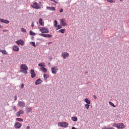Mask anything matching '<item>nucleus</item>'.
<instances>
[{"label":"nucleus","instance_id":"1","mask_svg":"<svg viewBox=\"0 0 129 129\" xmlns=\"http://www.w3.org/2000/svg\"><path fill=\"white\" fill-rule=\"evenodd\" d=\"M20 69L22 73H24V74H28V72L27 71V70H28V67L26 64H21Z\"/></svg>","mask_w":129,"mask_h":129},{"label":"nucleus","instance_id":"2","mask_svg":"<svg viewBox=\"0 0 129 129\" xmlns=\"http://www.w3.org/2000/svg\"><path fill=\"white\" fill-rule=\"evenodd\" d=\"M39 31L40 32H41V33H46V34H48V33L49 32V29L46 27H41L39 29Z\"/></svg>","mask_w":129,"mask_h":129},{"label":"nucleus","instance_id":"3","mask_svg":"<svg viewBox=\"0 0 129 129\" xmlns=\"http://www.w3.org/2000/svg\"><path fill=\"white\" fill-rule=\"evenodd\" d=\"M57 125L61 127H67V126H68V123H67V122H58Z\"/></svg>","mask_w":129,"mask_h":129},{"label":"nucleus","instance_id":"4","mask_svg":"<svg viewBox=\"0 0 129 129\" xmlns=\"http://www.w3.org/2000/svg\"><path fill=\"white\" fill-rule=\"evenodd\" d=\"M60 26L62 27H65V26H67V24L66 23V20L64 19H60L59 20Z\"/></svg>","mask_w":129,"mask_h":129},{"label":"nucleus","instance_id":"5","mask_svg":"<svg viewBox=\"0 0 129 129\" xmlns=\"http://www.w3.org/2000/svg\"><path fill=\"white\" fill-rule=\"evenodd\" d=\"M32 8L33 9H36L38 10L39 9H41V7L39 6V4L37 3H34L32 5H31Z\"/></svg>","mask_w":129,"mask_h":129},{"label":"nucleus","instance_id":"6","mask_svg":"<svg viewBox=\"0 0 129 129\" xmlns=\"http://www.w3.org/2000/svg\"><path fill=\"white\" fill-rule=\"evenodd\" d=\"M16 43L17 45H21V46H24V45H25V42L22 39L16 41Z\"/></svg>","mask_w":129,"mask_h":129},{"label":"nucleus","instance_id":"7","mask_svg":"<svg viewBox=\"0 0 129 129\" xmlns=\"http://www.w3.org/2000/svg\"><path fill=\"white\" fill-rule=\"evenodd\" d=\"M57 71H58V69L57 67H54L51 68V72L53 74H56L57 73Z\"/></svg>","mask_w":129,"mask_h":129},{"label":"nucleus","instance_id":"8","mask_svg":"<svg viewBox=\"0 0 129 129\" xmlns=\"http://www.w3.org/2000/svg\"><path fill=\"white\" fill-rule=\"evenodd\" d=\"M14 127L16 128H21L22 127V124L20 122H16L14 124Z\"/></svg>","mask_w":129,"mask_h":129},{"label":"nucleus","instance_id":"9","mask_svg":"<svg viewBox=\"0 0 129 129\" xmlns=\"http://www.w3.org/2000/svg\"><path fill=\"white\" fill-rule=\"evenodd\" d=\"M30 74L32 78H35V77H36V73H35V71H34V70H31L30 71Z\"/></svg>","mask_w":129,"mask_h":129},{"label":"nucleus","instance_id":"10","mask_svg":"<svg viewBox=\"0 0 129 129\" xmlns=\"http://www.w3.org/2000/svg\"><path fill=\"white\" fill-rule=\"evenodd\" d=\"M26 104L23 101H20L18 102V106L20 107H25Z\"/></svg>","mask_w":129,"mask_h":129},{"label":"nucleus","instance_id":"11","mask_svg":"<svg viewBox=\"0 0 129 129\" xmlns=\"http://www.w3.org/2000/svg\"><path fill=\"white\" fill-rule=\"evenodd\" d=\"M21 114H24V111L22 110H20L16 113V116H17V117H19L21 116Z\"/></svg>","mask_w":129,"mask_h":129},{"label":"nucleus","instance_id":"12","mask_svg":"<svg viewBox=\"0 0 129 129\" xmlns=\"http://www.w3.org/2000/svg\"><path fill=\"white\" fill-rule=\"evenodd\" d=\"M124 127H125V126H124V125L123 124V123H118V128H124Z\"/></svg>","mask_w":129,"mask_h":129},{"label":"nucleus","instance_id":"13","mask_svg":"<svg viewBox=\"0 0 129 129\" xmlns=\"http://www.w3.org/2000/svg\"><path fill=\"white\" fill-rule=\"evenodd\" d=\"M13 50L15 51V52H18V51L20 50L19 46L17 45H14L13 46Z\"/></svg>","mask_w":129,"mask_h":129},{"label":"nucleus","instance_id":"14","mask_svg":"<svg viewBox=\"0 0 129 129\" xmlns=\"http://www.w3.org/2000/svg\"><path fill=\"white\" fill-rule=\"evenodd\" d=\"M62 56L63 59H66L67 57L69 56V53L68 52H63L62 53Z\"/></svg>","mask_w":129,"mask_h":129},{"label":"nucleus","instance_id":"15","mask_svg":"<svg viewBox=\"0 0 129 129\" xmlns=\"http://www.w3.org/2000/svg\"><path fill=\"white\" fill-rule=\"evenodd\" d=\"M46 9L47 10H48V11H56V8L54 7H47Z\"/></svg>","mask_w":129,"mask_h":129},{"label":"nucleus","instance_id":"16","mask_svg":"<svg viewBox=\"0 0 129 129\" xmlns=\"http://www.w3.org/2000/svg\"><path fill=\"white\" fill-rule=\"evenodd\" d=\"M42 82H43V81L41 80V79H38L36 81L35 85H38L39 84H41Z\"/></svg>","mask_w":129,"mask_h":129},{"label":"nucleus","instance_id":"17","mask_svg":"<svg viewBox=\"0 0 129 129\" xmlns=\"http://www.w3.org/2000/svg\"><path fill=\"white\" fill-rule=\"evenodd\" d=\"M0 22H2V23H5V24H9V23H10V21L8 20L2 19H0Z\"/></svg>","mask_w":129,"mask_h":129},{"label":"nucleus","instance_id":"18","mask_svg":"<svg viewBox=\"0 0 129 129\" xmlns=\"http://www.w3.org/2000/svg\"><path fill=\"white\" fill-rule=\"evenodd\" d=\"M38 66L39 67H41V68L46 67V65L45 64V63H44V62H41V63H39Z\"/></svg>","mask_w":129,"mask_h":129},{"label":"nucleus","instance_id":"19","mask_svg":"<svg viewBox=\"0 0 129 129\" xmlns=\"http://www.w3.org/2000/svg\"><path fill=\"white\" fill-rule=\"evenodd\" d=\"M39 23L41 26H44V22H43V19L42 18L39 19Z\"/></svg>","mask_w":129,"mask_h":129},{"label":"nucleus","instance_id":"20","mask_svg":"<svg viewBox=\"0 0 129 129\" xmlns=\"http://www.w3.org/2000/svg\"><path fill=\"white\" fill-rule=\"evenodd\" d=\"M26 110H27V113H30V112H32V107H28L26 109Z\"/></svg>","mask_w":129,"mask_h":129},{"label":"nucleus","instance_id":"21","mask_svg":"<svg viewBox=\"0 0 129 129\" xmlns=\"http://www.w3.org/2000/svg\"><path fill=\"white\" fill-rule=\"evenodd\" d=\"M40 70H41V71H43L44 73H47V69L45 68H40Z\"/></svg>","mask_w":129,"mask_h":129},{"label":"nucleus","instance_id":"22","mask_svg":"<svg viewBox=\"0 0 129 129\" xmlns=\"http://www.w3.org/2000/svg\"><path fill=\"white\" fill-rule=\"evenodd\" d=\"M85 102L87 103V104H90L91 102L90 100H89L88 98H86L84 100Z\"/></svg>","mask_w":129,"mask_h":129},{"label":"nucleus","instance_id":"23","mask_svg":"<svg viewBox=\"0 0 129 129\" xmlns=\"http://www.w3.org/2000/svg\"><path fill=\"white\" fill-rule=\"evenodd\" d=\"M0 52L1 53H3L4 54V55H7L8 53H7V51L5 50H1L0 49Z\"/></svg>","mask_w":129,"mask_h":129},{"label":"nucleus","instance_id":"24","mask_svg":"<svg viewBox=\"0 0 129 129\" xmlns=\"http://www.w3.org/2000/svg\"><path fill=\"white\" fill-rule=\"evenodd\" d=\"M44 79L46 80L47 79L49 78V76L46 74L43 75Z\"/></svg>","mask_w":129,"mask_h":129},{"label":"nucleus","instance_id":"25","mask_svg":"<svg viewBox=\"0 0 129 129\" xmlns=\"http://www.w3.org/2000/svg\"><path fill=\"white\" fill-rule=\"evenodd\" d=\"M72 119L73 120V121H77L78 120L77 117H72Z\"/></svg>","mask_w":129,"mask_h":129},{"label":"nucleus","instance_id":"26","mask_svg":"<svg viewBox=\"0 0 129 129\" xmlns=\"http://www.w3.org/2000/svg\"><path fill=\"white\" fill-rule=\"evenodd\" d=\"M39 35H40V36H41V37H44V38H47V34H46L41 33Z\"/></svg>","mask_w":129,"mask_h":129},{"label":"nucleus","instance_id":"27","mask_svg":"<svg viewBox=\"0 0 129 129\" xmlns=\"http://www.w3.org/2000/svg\"><path fill=\"white\" fill-rule=\"evenodd\" d=\"M16 120H17V121H24V120L21 118H16Z\"/></svg>","mask_w":129,"mask_h":129},{"label":"nucleus","instance_id":"28","mask_svg":"<svg viewBox=\"0 0 129 129\" xmlns=\"http://www.w3.org/2000/svg\"><path fill=\"white\" fill-rule=\"evenodd\" d=\"M56 27V30H59V29H61V28H62V25H57Z\"/></svg>","mask_w":129,"mask_h":129},{"label":"nucleus","instance_id":"29","mask_svg":"<svg viewBox=\"0 0 129 129\" xmlns=\"http://www.w3.org/2000/svg\"><path fill=\"white\" fill-rule=\"evenodd\" d=\"M89 106H90V105L89 104H86L85 105V108H86L87 109H88L89 108Z\"/></svg>","mask_w":129,"mask_h":129},{"label":"nucleus","instance_id":"30","mask_svg":"<svg viewBox=\"0 0 129 129\" xmlns=\"http://www.w3.org/2000/svg\"><path fill=\"white\" fill-rule=\"evenodd\" d=\"M30 35L31 36H35V35H36V33L33 32L32 31H30Z\"/></svg>","mask_w":129,"mask_h":129},{"label":"nucleus","instance_id":"31","mask_svg":"<svg viewBox=\"0 0 129 129\" xmlns=\"http://www.w3.org/2000/svg\"><path fill=\"white\" fill-rule=\"evenodd\" d=\"M109 105H111V106H113V107H115V105H114V104H113L112 102L109 101Z\"/></svg>","mask_w":129,"mask_h":129},{"label":"nucleus","instance_id":"32","mask_svg":"<svg viewBox=\"0 0 129 129\" xmlns=\"http://www.w3.org/2000/svg\"><path fill=\"white\" fill-rule=\"evenodd\" d=\"M59 32H60V33H61V34H63V33H65V30L64 29H60L59 30Z\"/></svg>","mask_w":129,"mask_h":129},{"label":"nucleus","instance_id":"33","mask_svg":"<svg viewBox=\"0 0 129 129\" xmlns=\"http://www.w3.org/2000/svg\"><path fill=\"white\" fill-rule=\"evenodd\" d=\"M113 126H114V127H117V128H118V123H114V124H113Z\"/></svg>","mask_w":129,"mask_h":129},{"label":"nucleus","instance_id":"34","mask_svg":"<svg viewBox=\"0 0 129 129\" xmlns=\"http://www.w3.org/2000/svg\"><path fill=\"white\" fill-rule=\"evenodd\" d=\"M52 36L51 34H46V38H52Z\"/></svg>","mask_w":129,"mask_h":129},{"label":"nucleus","instance_id":"35","mask_svg":"<svg viewBox=\"0 0 129 129\" xmlns=\"http://www.w3.org/2000/svg\"><path fill=\"white\" fill-rule=\"evenodd\" d=\"M31 45H32L33 47H36V43H35L34 42H31Z\"/></svg>","mask_w":129,"mask_h":129},{"label":"nucleus","instance_id":"36","mask_svg":"<svg viewBox=\"0 0 129 129\" xmlns=\"http://www.w3.org/2000/svg\"><path fill=\"white\" fill-rule=\"evenodd\" d=\"M54 27H57V25H58V22L56 20H54Z\"/></svg>","mask_w":129,"mask_h":129},{"label":"nucleus","instance_id":"37","mask_svg":"<svg viewBox=\"0 0 129 129\" xmlns=\"http://www.w3.org/2000/svg\"><path fill=\"white\" fill-rule=\"evenodd\" d=\"M21 32H22L23 33H26V29L24 28H21Z\"/></svg>","mask_w":129,"mask_h":129},{"label":"nucleus","instance_id":"38","mask_svg":"<svg viewBox=\"0 0 129 129\" xmlns=\"http://www.w3.org/2000/svg\"><path fill=\"white\" fill-rule=\"evenodd\" d=\"M107 2H108V3H111V4H112L113 3V0H107Z\"/></svg>","mask_w":129,"mask_h":129},{"label":"nucleus","instance_id":"39","mask_svg":"<svg viewBox=\"0 0 129 129\" xmlns=\"http://www.w3.org/2000/svg\"><path fill=\"white\" fill-rule=\"evenodd\" d=\"M51 2H53L54 3H55V4H58V3L57 2H56V1L55 0H50Z\"/></svg>","mask_w":129,"mask_h":129},{"label":"nucleus","instance_id":"40","mask_svg":"<svg viewBox=\"0 0 129 129\" xmlns=\"http://www.w3.org/2000/svg\"><path fill=\"white\" fill-rule=\"evenodd\" d=\"M59 13H63V9H60L59 10Z\"/></svg>","mask_w":129,"mask_h":129},{"label":"nucleus","instance_id":"41","mask_svg":"<svg viewBox=\"0 0 129 129\" xmlns=\"http://www.w3.org/2000/svg\"><path fill=\"white\" fill-rule=\"evenodd\" d=\"M24 85L23 84H21V88H22V89L24 88Z\"/></svg>","mask_w":129,"mask_h":129},{"label":"nucleus","instance_id":"42","mask_svg":"<svg viewBox=\"0 0 129 129\" xmlns=\"http://www.w3.org/2000/svg\"><path fill=\"white\" fill-rule=\"evenodd\" d=\"M14 99H15V100H17V99H18V97H17V96H15L14 97Z\"/></svg>","mask_w":129,"mask_h":129},{"label":"nucleus","instance_id":"43","mask_svg":"<svg viewBox=\"0 0 129 129\" xmlns=\"http://www.w3.org/2000/svg\"><path fill=\"white\" fill-rule=\"evenodd\" d=\"M102 129H109V128H107L106 127H103Z\"/></svg>","mask_w":129,"mask_h":129},{"label":"nucleus","instance_id":"44","mask_svg":"<svg viewBox=\"0 0 129 129\" xmlns=\"http://www.w3.org/2000/svg\"><path fill=\"white\" fill-rule=\"evenodd\" d=\"M26 128H27V129H30V126H27L26 127Z\"/></svg>","mask_w":129,"mask_h":129},{"label":"nucleus","instance_id":"45","mask_svg":"<svg viewBox=\"0 0 129 129\" xmlns=\"http://www.w3.org/2000/svg\"><path fill=\"white\" fill-rule=\"evenodd\" d=\"M3 32H8V30L7 29L3 30Z\"/></svg>","mask_w":129,"mask_h":129},{"label":"nucleus","instance_id":"46","mask_svg":"<svg viewBox=\"0 0 129 129\" xmlns=\"http://www.w3.org/2000/svg\"><path fill=\"white\" fill-rule=\"evenodd\" d=\"M31 27H34V23H32V24H31Z\"/></svg>","mask_w":129,"mask_h":129},{"label":"nucleus","instance_id":"47","mask_svg":"<svg viewBox=\"0 0 129 129\" xmlns=\"http://www.w3.org/2000/svg\"><path fill=\"white\" fill-rule=\"evenodd\" d=\"M94 98L95 99H96V96H94Z\"/></svg>","mask_w":129,"mask_h":129},{"label":"nucleus","instance_id":"48","mask_svg":"<svg viewBox=\"0 0 129 129\" xmlns=\"http://www.w3.org/2000/svg\"><path fill=\"white\" fill-rule=\"evenodd\" d=\"M72 129H77V128H75V127H73L72 128Z\"/></svg>","mask_w":129,"mask_h":129},{"label":"nucleus","instance_id":"49","mask_svg":"<svg viewBox=\"0 0 129 129\" xmlns=\"http://www.w3.org/2000/svg\"><path fill=\"white\" fill-rule=\"evenodd\" d=\"M109 129H113V127L109 128Z\"/></svg>","mask_w":129,"mask_h":129},{"label":"nucleus","instance_id":"50","mask_svg":"<svg viewBox=\"0 0 129 129\" xmlns=\"http://www.w3.org/2000/svg\"><path fill=\"white\" fill-rule=\"evenodd\" d=\"M48 44H51V42H49Z\"/></svg>","mask_w":129,"mask_h":129},{"label":"nucleus","instance_id":"51","mask_svg":"<svg viewBox=\"0 0 129 129\" xmlns=\"http://www.w3.org/2000/svg\"><path fill=\"white\" fill-rule=\"evenodd\" d=\"M53 5L54 6H55V5L54 4H53Z\"/></svg>","mask_w":129,"mask_h":129},{"label":"nucleus","instance_id":"52","mask_svg":"<svg viewBox=\"0 0 129 129\" xmlns=\"http://www.w3.org/2000/svg\"><path fill=\"white\" fill-rule=\"evenodd\" d=\"M120 2H122V0H120Z\"/></svg>","mask_w":129,"mask_h":129}]
</instances>
